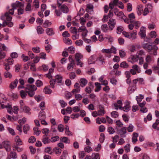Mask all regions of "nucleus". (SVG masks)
Wrapping results in <instances>:
<instances>
[{
  "label": "nucleus",
  "mask_w": 159,
  "mask_h": 159,
  "mask_svg": "<svg viewBox=\"0 0 159 159\" xmlns=\"http://www.w3.org/2000/svg\"><path fill=\"white\" fill-rule=\"evenodd\" d=\"M25 89V91L21 90L20 92V96L23 99L25 98L27 93L30 97H33L35 94V91L37 90V88L34 85L27 84L26 85Z\"/></svg>",
  "instance_id": "1"
},
{
  "label": "nucleus",
  "mask_w": 159,
  "mask_h": 159,
  "mask_svg": "<svg viewBox=\"0 0 159 159\" xmlns=\"http://www.w3.org/2000/svg\"><path fill=\"white\" fill-rule=\"evenodd\" d=\"M143 48L150 54L156 56L157 54L158 47L156 45H152L148 43H144L142 45Z\"/></svg>",
  "instance_id": "2"
},
{
  "label": "nucleus",
  "mask_w": 159,
  "mask_h": 159,
  "mask_svg": "<svg viewBox=\"0 0 159 159\" xmlns=\"http://www.w3.org/2000/svg\"><path fill=\"white\" fill-rule=\"evenodd\" d=\"M116 49L113 46H112L110 49H102V53H105V56L106 57L108 58H110L111 57V53H113L114 54H116Z\"/></svg>",
  "instance_id": "3"
},
{
  "label": "nucleus",
  "mask_w": 159,
  "mask_h": 159,
  "mask_svg": "<svg viewBox=\"0 0 159 159\" xmlns=\"http://www.w3.org/2000/svg\"><path fill=\"white\" fill-rule=\"evenodd\" d=\"M117 132L118 134L122 137H126L125 134L126 133V127H123L120 129H117Z\"/></svg>",
  "instance_id": "4"
},
{
  "label": "nucleus",
  "mask_w": 159,
  "mask_h": 159,
  "mask_svg": "<svg viewBox=\"0 0 159 159\" xmlns=\"http://www.w3.org/2000/svg\"><path fill=\"white\" fill-rule=\"evenodd\" d=\"M107 23L109 26V30L111 31L114 28L116 24V22L115 19L110 18Z\"/></svg>",
  "instance_id": "5"
},
{
  "label": "nucleus",
  "mask_w": 159,
  "mask_h": 159,
  "mask_svg": "<svg viewBox=\"0 0 159 159\" xmlns=\"http://www.w3.org/2000/svg\"><path fill=\"white\" fill-rule=\"evenodd\" d=\"M2 145L7 152L11 150V146L10 142L8 141H5L2 142Z\"/></svg>",
  "instance_id": "6"
},
{
  "label": "nucleus",
  "mask_w": 159,
  "mask_h": 159,
  "mask_svg": "<svg viewBox=\"0 0 159 159\" xmlns=\"http://www.w3.org/2000/svg\"><path fill=\"white\" fill-rule=\"evenodd\" d=\"M139 58V57L137 55H131L128 59L127 61L129 62H130L132 63H134V62L137 61Z\"/></svg>",
  "instance_id": "7"
},
{
  "label": "nucleus",
  "mask_w": 159,
  "mask_h": 159,
  "mask_svg": "<svg viewBox=\"0 0 159 159\" xmlns=\"http://www.w3.org/2000/svg\"><path fill=\"white\" fill-rule=\"evenodd\" d=\"M99 110L98 111V115L101 116H103L105 113V111L104 107L101 105H98Z\"/></svg>",
  "instance_id": "8"
},
{
  "label": "nucleus",
  "mask_w": 159,
  "mask_h": 159,
  "mask_svg": "<svg viewBox=\"0 0 159 159\" xmlns=\"http://www.w3.org/2000/svg\"><path fill=\"white\" fill-rule=\"evenodd\" d=\"M62 12L64 13H67L69 11L68 7L65 4H62L58 7Z\"/></svg>",
  "instance_id": "9"
},
{
  "label": "nucleus",
  "mask_w": 159,
  "mask_h": 159,
  "mask_svg": "<svg viewBox=\"0 0 159 159\" xmlns=\"http://www.w3.org/2000/svg\"><path fill=\"white\" fill-rule=\"evenodd\" d=\"M97 61V56L96 55H92L88 60V62L89 64H94Z\"/></svg>",
  "instance_id": "10"
},
{
  "label": "nucleus",
  "mask_w": 159,
  "mask_h": 159,
  "mask_svg": "<svg viewBox=\"0 0 159 159\" xmlns=\"http://www.w3.org/2000/svg\"><path fill=\"white\" fill-rule=\"evenodd\" d=\"M75 89H73L71 91L73 93H76L79 92L80 91V86L79 84L78 83H76L74 85Z\"/></svg>",
  "instance_id": "11"
},
{
  "label": "nucleus",
  "mask_w": 159,
  "mask_h": 159,
  "mask_svg": "<svg viewBox=\"0 0 159 159\" xmlns=\"http://www.w3.org/2000/svg\"><path fill=\"white\" fill-rule=\"evenodd\" d=\"M63 77L60 75H57L55 76V79H53L57 83H61Z\"/></svg>",
  "instance_id": "12"
},
{
  "label": "nucleus",
  "mask_w": 159,
  "mask_h": 159,
  "mask_svg": "<svg viewBox=\"0 0 159 159\" xmlns=\"http://www.w3.org/2000/svg\"><path fill=\"white\" fill-rule=\"evenodd\" d=\"M18 81L17 79H16L14 81L12 82L10 84L9 87L11 89H13L16 88L17 86Z\"/></svg>",
  "instance_id": "13"
},
{
  "label": "nucleus",
  "mask_w": 159,
  "mask_h": 159,
  "mask_svg": "<svg viewBox=\"0 0 159 159\" xmlns=\"http://www.w3.org/2000/svg\"><path fill=\"white\" fill-rule=\"evenodd\" d=\"M50 86H45L43 89L44 92L46 94H51L52 92V91L50 89Z\"/></svg>",
  "instance_id": "14"
},
{
  "label": "nucleus",
  "mask_w": 159,
  "mask_h": 159,
  "mask_svg": "<svg viewBox=\"0 0 159 159\" xmlns=\"http://www.w3.org/2000/svg\"><path fill=\"white\" fill-rule=\"evenodd\" d=\"M118 0H114L112 2H111L109 4V8L111 9L114 8V7L117 5L118 3Z\"/></svg>",
  "instance_id": "15"
},
{
  "label": "nucleus",
  "mask_w": 159,
  "mask_h": 159,
  "mask_svg": "<svg viewBox=\"0 0 159 159\" xmlns=\"http://www.w3.org/2000/svg\"><path fill=\"white\" fill-rule=\"evenodd\" d=\"M137 13L138 15H140L142 13V12L143 9V7L142 5H139L137 7Z\"/></svg>",
  "instance_id": "16"
},
{
  "label": "nucleus",
  "mask_w": 159,
  "mask_h": 159,
  "mask_svg": "<svg viewBox=\"0 0 159 159\" xmlns=\"http://www.w3.org/2000/svg\"><path fill=\"white\" fill-rule=\"evenodd\" d=\"M42 142L44 144L49 143H50L51 140H50L49 139L48 135H43V136Z\"/></svg>",
  "instance_id": "17"
},
{
  "label": "nucleus",
  "mask_w": 159,
  "mask_h": 159,
  "mask_svg": "<svg viewBox=\"0 0 159 159\" xmlns=\"http://www.w3.org/2000/svg\"><path fill=\"white\" fill-rule=\"evenodd\" d=\"M39 119L40 120L45 119L46 118L45 112L43 111H40L39 114Z\"/></svg>",
  "instance_id": "18"
},
{
  "label": "nucleus",
  "mask_w": 159,
  "mask_h": 159,
  "mask_svg": "<svg viewBox=\"0 0 159 159\" xmlns=\"http://www.w3.org/2000/svg\"><path fill=\"white\" fill-rule=\"evenodd\" d=\"M46 32L47 34L49 36L53 35L55 34L52 28H47L46 30Z\"/></svg>",
  "instance_id": "19"
},
{
  "label": "nucleus",
  "mask_w": 159,
  "mask_h": 159,
  "mask_svg": "<svg viewBox=\"0 0 159 159\" xmlns=\"http://www.w3.org/2000/svg\"><path fill=\"white\" fill-rule=\"evenodd\" d=\"M120 66L122 68L125 69L128 68L129 66V65L126 61H123L120 63Z\"/></svg>",
  "instance_id": "20"
},
{
  "label": "nucleus",
  "mask_w": 159,
  "mask_h": 159,
  "mask_svg": "<svg viewBox=\"0 0 159 159\" xmlns=\"http://www.w3.org/2000/svg\"><path fill=\"white\" fill-rule=\"evenodd\" d=\"M21 109H23V111L29 115H30L31 114V112H30V109L29 107H28L25 106L23 107Z\"/></svg>",
  "instance_id": "21"
},
{
  "label": "nucleus",
  "mask_w": 159,
  "mask_h": 159,
  "mask_svg": "<svg viewBox=\"0 0 159 159\" xmlns=\"http://www.w3.org/2000/svg\"><path fill=\"white\" fill-rule=\"evenodd\" d=\"M142 27H141L139 34L140 35L141 38H143L145 37V30L142 29Z\"/></svg>",
  "instance_id": "22"
},
{
  "label": "nucleus",
  "mask_w": 159,
  "mask_h": 159,
  "mask_svg": "<svg viewBox=\"0 0 159 159\" xmlns=\"http://www.w3.org/2000/svg\"><path fill=\"white\" fill-rule=\"evenodd\" d=\"M9 157L12 159H15L17 158V155L16 152L12 151L10 153Z\"/></svg>",
  "instance_id": "23"
},
{
  "label": "nucleus",
  "mask_w": 159,
  "mask_h": 159,
  "mask_svg": "<svg viewBox=\"0 0 159 159\" xmlns=\"http://www.w3.org/2000/svg\"><path fill=\"white\" fill-rule=\"evenodd\" d=\"M101 29L103 32H106L109 30V27L106 24L102 25L101 26Z\"/></svg>",
  "instance_id": "24"
},
{
  "label": "nucleus",
  "mask_w": 159,
  "mask_h": 159,
  "mask_svg": "<svg viewBox=\"0 0 159 159\" xmlns=\"http://www.w3.org/2000/svg\"><path fill=\"white\" fill-rule=\"evenodd\" d=\"M36 30L37 32L39 34H42L44 32V29L40 26H37Z\"/></svg>",
  "instance_id": "25"
},
{
  "label": "nucleus",
  "mask_w": 159,
  "mask_h": 159,
  "mask_svg": "<svg viewBox=\"0 0 159 159\" xmlns=\"http://www.w3.org/2000/svg\"><path fill=\"white\" fill-rule=\"evenodd\" d=\"M15 140L17 143L16 145H22V142L18 136H16L15 139Z\"/></svg>",
  "instance_id": "26"
},
{
  "label": "nucleus",
  "mask_w": 159,
  "mask_h": 159,
  "mask_svg": "<svg viewBox=\"0 0 159 159\" xmlns=\"http://www.w3.org/2000/svg\"><path fill=\"white\" fill-rule=\"evenodd\" d=\"M130 107V104L129 102L126 104L123 107H122L123 110L127 112L129 110V108Z\"/></svg>",
  "instance_id": "27"
},
{
  "label": "nucleus",
  "mask_w": 159,
  "mask_h": 159,
  "mask_svg": "<svg viewBox=\"0 0 159 159\" xmlns=\"http://www.w3.org/2000/svg\"><path fill=\"white\" fill-rule=\"evenodd\" d=\"M62 150L61 148L57 147H55L53 149V151L56 154L60 155L61 154Z\"/></svg>",
  "instance_id": "28"
},
{
  "label": "nucleus",
  "mask_w": 159,
  "mask_h": 159,
  "mask_svg": "<svg viewBox=\"0 0 159 159\" xmlns=\"http://www.w3.org/2000/svg\"><path fill=\"white\" fill-rule=\"evenodd\" d=\"M87 80L84 78H81L80 79V86L82 87L85 86L87 84Z\"/></svg>",
  "instance_id": "29"
},
{
  "label": "nucleus",
  "mask_w": 159,
  "mask_h": 159,
  "mask_svg": "<svg viewBox=\"0 0 159 159\" xmlns=\"http://www.w3.org/2000/svg\"><path fill=\"white\" fill-rule=\"evenodd\" d=\"M75 63L73 60L72 59V61L71 63H69L67 67V69L68 70H70L73 69L74 67V65Z\"/></svg>",
  "instance_id": "30"
},
{
  "label": "nucleus",
  "mask_w": 159,
  "mask_h": 159,
  "mask_svg": "<svg viewBox=\"0 0 159 159\" xmlns=\"http://www.w3.org/2000/svg\"><path fill=\"white\" fill-rule=\"evenodd\" d=\"M137 34V31L135 30H133L132 33L130 34V39H135L136 38Z\"/></svg>",
  "instance_id": "31"
},
{
  "label": "nucleus",
  "mask_w": 159,
  "mask_h": 159,
  "mask_svg": "<svg viewBox=\"0 0 159 159\" xmlns=\"http://www.w3.org/2000/svg\"><path fill=\"white\" fill-rule=\"evenodd\" d=\"M136 88H134L133 86H129L128 89V92L129 94H130L135 90Z\"/></svg>",
  "instance_id": "32"
},
{
  "label": "nucleus",
  "mask_w": 159,
  "mask_h": 159,
  "mask_svg": "<svg viewBox=\"0 0 159 159\" xmlns=\"http://www.w3.org/2000/svg\"><path fill=\"white\" fill-rule=\"evenodd\" d=\"M61 141L62 142H64L66 143H70V141L68 139V138L66 137H61L60 139Z\"/></svg>",
  "instance_id": "33"
},
{
  "label": "nucleus",
  "mask_w": 159,
  "mask_h": 159,
  "mask_svg": "<svg viewBox=\"0 0 159 159\" xmlns=\"http://www.w3.org/2000/svg\"><path fill=\"white\" fill-rule=\"evenodd\" d=\"M13 151H17L18 152L22 151L23 149L22 148H20L17 145H14L13 146Z\"/></svg>",
  "instance_id": "34"
},
{
  "label": "nucleus",
  "mask_w": 159,
  "mask_h": 159,
  "mask_svg": "<svg viewBox=\"0 0 159 159\" xmlns=\"http://www.w3.org/2000/svg\"><path fill=\"white\" fill-rule=\"evenodd\" d=\"M144 98L143 96L141 95H139V96H137L136 97V99L137 101V103L138 104L142 101V100Z\"/></svg>",
  "instance_id": "35"
},
{
  "label": "nucleus",
  "mask_w": 159,
  "mask_h": 159,
  "mask_svg": "<svg viewBox=\"0 0 159 159\" xmlns=\"http://www.w3.org/2000/svg\"><path fill=\"white\" fill-rule=\"evenodd\" d=\"M63 41L65 43L68 45H71L72 43V41L68 38L64 39Z\"/></svg>",
  "instance_id": "36"
},
{
  "label": "nucleus",
  "mask_w": 159,
  "mask_h": 159,
  "mask_svg": "<svg viewBox=\"0 0 159 159\" xmlns=\"http://www.w3.org/2000/svg\"><path fill=\"white\" fill-rule=\"evenodd\" d=\"M152 119V116L151 113H149L148 114L146 118L144 119V121L145 123H147V120L150 121Z\"/></svg>",
  "instance_id": "37"
},
{
  "label": "nucleus",
  "mask_w": 159,
  "mask_h": 159,
  "mask_svg": "<svg viewBox=\"0 0 159 159\" xmlns=\"http://www.w3.org/2000/svg\"><path fill=\"white\" fill-rule=\"evenodd\" d=\"M38 129L39 128L37 127H35L33 129L34 134L37 136H38L41 132V131L39 130Z\"/></svg>",
  "instance_id": "38"
},
{
  "label": "nucleus",
  "mask_w": 159,
  "mask_h": 159,
  "mask_svg": "<svg viewBox=\"0 0 159 159\" xmlns=\"http://www.w3.org/2000/svg\"><path fill=\"white\" fill-rule=\"evenodd\" d=\"M30 127L28 124L25 125L23 127V132L25 134H26L27 131L29 130Z\"/></svg>",
  "instance_id": "39"
},
{
  "label": "nucleus",
  "mask_w": 159,
  "mask_h": 159,
  "mask_svg": "<svg viewBox=\"0 0 159 159\" xmlns=\"http://www.w3.org/2000/svg\"><path fill=\"white\" fill-rule=\"evenodd\" d=\"M52 24L51 22H49L48 20H47L45 21L43 24V26L44 28H47L48 26H50Z\"/></svg>",
  "instance_id": "40"
},
{
  "label": "nucleus",
  "mask_w": 159,
  "mask_h": 159,
  "mask_svg": "<svg viewBox=\"0 0 159 159\" xmlns=\"http://www.w3.org/2000/svg\"><path fill=\"white\" fill-rule=\"evenodd\" d=\"M56 82L53 79H52L49 81V84H50V87L52 89H54L55 87V84L56 83Z\"/></svg>",
  "instance_id": "41"
},
{
  "label": "nucleus",
  "mask_w": 159,
  "mask_h": 159,
  "mask_svg": "<svg viewBox=\"0 0 159 159\" xmlns=\"http://www.w3.org/2000/svg\"><path fill=\"white\" fill-rule=\"evenodd\" d=\"M82 57V55L80 53H77L75 55V59L77 61H79V60Z\"/></svg>",
  "instance_id": "42"
},
{
  "label": "nucleus",
  "mask_w": 159,
  "mask_h": 159,
  "mask_svg": "<svg viewBox=\"0 0 159 159\" xmlns=\"http://www.w3.org/2000/svg\"><path fill=\"white\" fill-rule=\"evenodd\" d=\"M9 15V13L8 12H6L5 14V16L6 18L7 21H11L12 20V17Z\"/></svg>",
  "instance_id": "43"
},
{
  "label": "nucleus",
  "mask_w": 159,
  "mask_h": 159,
  "mask_svg": "<svg viewBox=\"0 0 159 159\" xmlns=\"http://www.w3.org/2000/svg\"><path fill=\"white\" fill-rule=\"evenodd\" d=\"M95 84L96 87V89L95 90V91H99L101 90V87L100 85V84L98 82H96Z\"/></svg>",
  "instance_id": "44"
},
{
  "label": "nucleus",
  "mask_w": 159,
  "mask_h": 159,
  "mask_svg": "<svg viewBox=\"0 0 159 159\" xmlns=\"http://www.w3.org/2000/svg\"><path fill=\"white\" fill-rule=\"evenodd\" d=\"M10 96L12 98L13 100H16L18 98L19 95L16 93H12L11 94Z\"/></svg>",
  "instance_id": "45"
},
{
  "label": "nucleus",
  "mask_w": 159,
  "mask_h": 159,
  "mask_svg": "<svg viewBox=\"0 0 159 159\" xmlns=\"http://www.w3.org/2000/svg\"><path fill=\"white\" fill-rule=\"evenodd\" d=\"M111 115L112 117L116 118L118 117L119 115L117 112L114 111L111 113Z\"/></svg>",
  "instance_id": "46"
},
{
  "label": "nucleus",
  "mask_w": 159,
  "mask_h": 159,
  "mask_svg": "<svg viewBox=\"0 0 159 159\" xmlns=\"http://www.w3.org/2000/svg\"><path fill=\"white\" fill-rule=\"evenodd\" d=\"M3 75L4 77L6 78H9L10 79L12 77L11 74L8 71L5 72Z\"/></svg>",
  "instance_id": "47"
},
{
  "label": "nucleus",
  "mask_w": 159,
  "mask_h": 159,
  "mask_svg": "<svg viewBox=\"0 0 159 159\" xmlns=\"http://www.w3.org/2000/svg\"><path fill=\"white\" fill-rule=\"evenodd\" d=\"M107 131L110 134H112L115 132L114 129L111 126L108 127L107 128Z\"/></svg>",
  "instance_id": "48"
},
{
  "label": "nucleus",
  "mask_w": 159,
  "mask_h": 159,
  "mask_svg": "<svg viewBox=\"0 0 159 159\" xmlns=\"http://www.w3.org/2000/svg\"><path fill=\"white\" fill-rule=\"evenodd\" d=\"M6 60L7 61V62L4 63L8 64L10 66L12 65L13 63L14 60L12 58H10L9 59H8L7 60L6 59Z\"/></svg>",
  "instance_id": "49"
},
{
  "label": "nucleus",
  "mask_w": 159,
  "mask_h": 159,
  "mask_svg": "<svg viewBox=\"0 0 159 159\" xmlns=\"http://www.w3.org/2000/svg\"><path fill=\"white\" fill-rule=\"evenodd\" d=\"M92 157V159H100L99 154L98 153H93Z\"/></svg>",
  "instance_id": "50"
},
{
  "label": "nucleus",
  "mask_w": 159,
  "mask_h": 159,
  "mask_svg": "<svg viewBox=\"0 0 159 159\" xmlns=\"http://www.w3.org/2000/svg\"><path fill=\"white\" fill-rule=\"evenodd\" d=\"M123 30V28L121 26H119L117 27L116 29L117 33L118 34H120Z\"/></svg>",
  "instance_id": "51"
},
{
  "label": "nucleus",
  "mask_w": 159,
  "mask_h": 159,
  "mask_svg": "<svg viewBox=\"0 0 159 159\" xmlns=\"http://www.w3.org/2000/svg\"><path fill=\"white\" fill-rule=\"evenodd\" d=\"M41 131L44 135H48L49 132V130L48 128H44L42 129Z\"/></svg>",
  "instance_id": "52"
},
{
  "label": "nucleus",
  "mask_w": 159,
  "mask_h": 159,
  "mask_svg": "<svg viewBox=\"0 0 159 159\" xmlns=\"http://www.w3.org/2000/svg\"><path fill=\"white\" fill-rule=\"evenodd\" d=\"M132 68L135 70L138 73H139L141 72V70L140 69H138V66L136 65H134L132 66Z\"/></svg>",
  "instance_id": "53"
},
{
  "label": "nucleus",
  "mask_w": 159,
  "mask_h": 159,
  "mask_svg": "<svg viewBox=\"0 0 159 159\" xmlns=\"http://www.w3.org/2000/svg\"><path fill=\"white\" fill-rule=\"evenodd\" d=\"M119 54L121 58H123L125 57L126 56L125 52L121 50H119Z\"/></svg>",
  "instance_id": "54"
},
{
  "label": "nucleus",
  "mask_w": 159,
  "mask_h": 159,
  "mask_svg": "<svg viewBox=\"0 0 159 159\" xmlns=\"http://www.w3.org/2000/svg\"><path fill=\"white\" fill-rule=\"evenodd\" d=\"M105 136L104 134V133H102L100 135L99 138V140L100 141V142L101 143H102L104 142L105 140Z\"/></svg>",
  "instance_id": "55"
},
{
  "label": "nucleus",
  "mask_w": 159,
  "mask_h": 159,
  "mask_svg": "<svg viewBox=\"0 0 159 159\" xmlns=\"http://www.w3.org/2000/svg\"><path fill=\"white\" fill-rule=\"evenodd\" d=\"M36 139L35 137L33 136H31L28 139V142L29 143H33L36 141Z\"/></svg>",
  "instance_id": "56"
},
{
  "label": "nucleus",
  "mask_w": 159,
  "mask_h": 159,
  "mask_svg": "<svg viewBox=\"0 0 159 159\" xmlns=\"http://www.w3.org/2000/svg\"><path fill=\"white\" fill-rule=\"evenodd\" d=\"M130 145L127 143L126 145L124 147V149L125 152L127 153L129 152L130 151Z\"/></svg>",
  "instance_id": "57"
},
{
  "label": "nucleus",
  "mask_w": 159,
  "mask_h": 159,
  "mask_svg": "<svg viewBox=\"0 0 159 159\" xmlns=\"http://www.w3.org/2000/svg\"><path fill=\"white\" fill-rule=\"evenodd\" d=\"M59 139V137L58 136H55L52 137L51 139V142H54L58 140Z\"/></svg>",
  "instance_id": "58"
},
{
  "label": "nucleus",
  "mask_w": 159,
  "mask_h": 159,
  "mask_svg": "<svg viewBox=\"0 0 159 159\" xmlns=\"http://www.w3.org/2000/svg\"><path fill=\"white\" fill-rule=\"evenodd\" d=\"M42 68H43V70L44 71H47L48 69V66H47L46 65H44V64L43 65H42V67H39V69L41 70Z\"/></svg>",
  "instance_id": "59"
},
{
  "label": "nucleus",
  "mask_w": 159,
  "mask_h": 159,
  "mask_svg": "<svg viewBox=\"0 0 159 159\" xmlns=\"http://www.w3.org/2000/svg\"><path fill=\"white\" fill-rule=\"evenodd\" d=\"M45 152L48 153L49 154H52V152L51 150V147H48L45 149Z\"/></svg>",
  "instance_id": "60"
},
{
  "label": "nucleus",
  "mask_w": 159,
  "mask_h": 159,
  "mask_svg": "<svg viewBox=\"0 0 159 159\" xmlns=\"http://www.w3.org/2000/svg\"><path fill=\"white\" fill-rule=\"evenodd\" d=\"M35 84L37 87H40L43 85V83L40 80H38L36 82Z\"/></svg>",
  "instance_id": "61"
},
{
  "label": "nucleus",
  "mask_w": 159,
  "mask_h": 159,
  "mask_svg": "<svg viewBox=\"0 0 159 159\" xmlns=\"http://www.w3.org/2000/svg\"><path fill=\"white\" fill-rule=\"evenodd\" d=\"M133 24L135 28L136 29H137L140 26V23L139 21H136L133 23Z\"/></svg>",
  "instance_id": "62"
},
{
  "label": "nucleus",
  "mask_w": 159,
  "mask_h": 159,
  "mask_svg": "<svg viewBox=\"0 0 159 159\" xmlns=\"http://www.w3.org/2000/svg\"><path fill=\"white\" fill-rule=\"evenodd\" d=\"M26 121V118L23 117L22 119H20L18 120V122L20 124L23 125L24 124Z\"/></svg>",
  "instance_id": "63"
},
{
  "label": "nucleus",
  "mask_w": 159,
  "mask_h": 159,
  "mask_svg": "<svg viewBox=\"0 0 159 159\" xmlns=\"http://www.w3.org/2000/svg\"><path fill=\"white\" fill-rule=\"evenodd\" d=\"M75 43L77 45L81 46L83 45V41L81 39L78 40L76 41Z\"/></svg>",
  "instance_id": "64"
}]
</instances>
